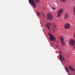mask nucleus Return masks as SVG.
Here are the masks:
<instances>
[{
    "label": "nucleus",
    "mask_w": 75,
    "mask_h": 75,
    "mask_svg": "<svg viewBox=\"0 0 75 75\" xmlns=\"http://www.w3.org/2000/svg\"><path fill=\"white\" fill-rule=\"evenodd\" d=\"M39 1V0H29V2L30 4L33 6V7L34 8H35L37 7L36 3H37Z\"/></svg>",
    "instance_id": "1"
},
{
    "label": "nucleus",
    "mask_w": 75,
    "mask_h": 75,
    "mask_svg": "<svg viewBox=\"0 0 75 75\" xmlns=\"http://www.w3.org/2000/svg\"><path fill=\"white\" fill-rule=\"evenodd\" d=\"M47 19L49 21H51L52 20V15L50 13H47Z\"/></svg>",
    "instance_id": "2"
},
{
    "label": "nucleus",
    "mask_w": 75,
    "mask_h": 75,
    "mask_svg": "<svg viewBox=\"0 0 75 75\" xmlns=\"http://www.w3.org/2000/svg\"><path fill=\"white\" fill-rule=\"evenodd\" d=\"M63 9L61 8L58 11L57 15L59 17H61V14H62V12H63Z\"/></svg>",
    "instance_id": "3"
},
{
    "label": "nucleus",
    "mask_w": 75,
    "mask_h": 75,
    "mask_svg": "<svg viewBox=\"0 0 75 75\" xmlns=\"http://www.w3.org/2000/svg\"><path fill=\"white\" fill-rule=\"evenodd\" d=\"M69 43L71 47H74L75 44V40L73 39H71L69 41Z\"/></svg>",
    "instance_id": "4"
},
{
    "label": "nucleus",
    "mask_w": 75,
    "mask_h": 75,
    "mask_svg": "<svg viewBox=\"0 0 75 75\" xmlns=\"http://www.w3.org/2000/svg\"><path fill=\"white\" fill-rule=\"evenodd\" d=\"M71 27V24L69 23H67L64 25V28L66 29H69Z\"/></svg>",
    "instance_id": "5"
},
{
    "label": "nucleus",
    "mask_w": 75,
    "mask_h": 75,
    "mask_svg": "<svg viewBox=\"0 0 75 75\" xmlns=\"http://www.w3.org/2000/svg\"><path fill=\"white\" fill-rule=\"evenodd\" d=\"M49 35L50 37V40L51 41H55V37H54L51 34H49Z\"/></svg>",
    "instance_id": "6"
},
{
    "label": "nucleus",
    "mask_w": 75,
    "mask_h": 75,
    "mask_svg": "<svg viewBox=\"0 0 75 75\" xmlns=\"http://www.w3.org/2000/svg\"><path fill=\"white\" fill-rule=\"evenodd\" d=\"M59 57H60V59L62 61H64V60H65L64 57H62V56L61 55V54H60Z\"/></svg>",
    "instance_id": "7"
},
{
    "label": "nucleus",
    "mask_w": 75,
    "mask_h": 75,
    "mask_svg": "<svg viewBox=\"0 0 75 75\" xmlns=\"http://www.w3.org/2000/svg\"><path fill=\"white\" fill-rule=\"evenodd\" d=\"M46 25L47 27L48 28V29L50 30V26L51 25V24L50 23H47L46 24Z\"/></svg>",
    "instance_id": "8"
},
{
    "label": "nucleus",
    "mask_w": 75,
    "mask_h": 75,
    "mask_svg": "<svg viewBox=\"0 0 75 75\" xmlns=\"http://www.w3.org/2000/svg\"><path fill=\"white\" fill-rule=\"evenodd\" d=\"M69 17V15L68 14H66L64 16V19L65 20H67V19H68Z\"/></svg>",
    "instance_id": "9"
},
{
    "label": "nucleus",
    "mask_w": 75,
    "mask_h": 75,
    "mask_svg": "<svg viewBox=\"0 0 75 75\" xmlns=\"http://www.w3.org/2000/svg\"><path fill=\"white\" fill-rule=\"evenodd\" d=\"M69 68L70 69H71L72 71H75V69L73 68L71 66H69Z\"/></svg>",
    "instance_id": "10"
},
{
    "label": "nucleus",
    "mask_w": 75,
    "mask_h": 75,
    "mask_svg": "<svg viewBox=\"0 0 75 75\" xmlns=\"http://www.w3.org/2000/svg\"><path fill=\"white\" fill-rule=\"evenodd\" d=\"M65 69L67 72H69V69L67 67H65Z\"/></svg>",
    "instance_id": "11"
},
{
    "label": "nucleus",
    "mask_w": 75,
    "mask_h": 75,
    "mask_svg": "<svg viewBox=\"0 0 75 75\" xmlns=\"http://www.w3.org/2000/svg\"><path fill=\"white\" fill-rule=\"evenodd\" d=\"M67 0H60V1L62 3H65Z\"/></svg>",
    "instance_id": "12"
},
{
    "label": "nucleus",
    "mask_w": 75,
    "mask_h": 75,
    "mask_svg": "<svg viewBox=\"0 0 75 75\" xmlns=\"http://www.w3.org/2000/svg\"><path fill=\"white\" fill-rule=\"evenodd\" d=\"M61 42L62 43L63 46H64V45L65 44V42H64V41L63 40L61 41Z\"/></svg>",
    "instance_id": "13"
},
{
    "label": "nucleus",
    "mask_w": 75,
    "mask_h": 75,
    "mask_svg": "<svg viewBox=\"0 0 75 75\" xmlns=\"http://www.w3.org/2000/svg\"><path fill=\"white\" fill-rule=\"evenodd\" d=\"M60 39L61 41H63V40H64V39H62V36L60 37Z\"/></svg>",
    "instance_id": "14"
},
{
    "label": "nucleus",
    "mask_w": 75,
    "mask_h": 75,
    "mask_svg": "<svg viewBox=\"0 0 75 75\" xmlns=\"http://www.w3.org/2000/svg\"><path fill=\"white\" fill-rule=\"evenodd\" d=\"M52 9H53L54 10H56V8H55L54 7H53L52 8Z\"/></svg>",
    "instance_id": "15"
},
{
    "label": "nucleus",
    "mask_w": 75,
    "mask_h": 75,
    "mask_svg": "<svg viewBox=\"0 0 75 75\" xmlns=\"http://www.w3.org/2000/svg\"><path fill=\"white\" fill-rule=\"evenodd\" d=\"M38 16H40V13H39V12H38Z\"/></svg>",
    "instance_id": "16"
},
{
    "label": "nucleus",
    "mask_w": 75,
    "mask_h": 75,
    "mask_svg": "<svg viewBox=\"0 0 75 75\" xmlns=\"http://www.w3.org/2000/svg\"><path fill=\"white\" fill-rule=\"evenodd\" d=\"M54 20H57V17H56L54 18Z\"/></svg>",
    "instance_id": "17"
},
{
    "label": "nucleus",
    "mask_w": 75,
    "mask_h": 75,
    "mask_svg": "<svg viewBox=\"0 0 75 75\" xmlns=\"http://www.w3.org/2000/svg\"><path fill=\"white\" fill-rule=\"evenodd\" d=\"M43 17L44 18H45V15H43Z\"/></svg>",
    "instance_id": "18"
},
{
    "label": "nucleus",
    "mask_w": 75,
    "mask_h": 75,
    "mask_svg": "<svg viewBox=\"0 0 75 75\" xmlns=\"http://www.w3.org/2000/svg\"><path fill=\"white\" fill-rule=\"evenodd\" d=\"M73 38H75V34L73 36Z\"/></svg>",
    "instance_id": "19"
},
{
    "label": "nucleus",
    "mask_w": 75,
    "mask_h": 75,
    "mask_svg": "<svg viewBox=\"0 0 75 75\" xmlns=\"http://www.w3.org/2000/svg\"><path fill=\"white\" fill-rule=\"evenodd\" d=\"M57 48H58V45H57Z\"/></svg>",
    "instance_id": "20"
},
{
    "label": "nucleus",
    "mask_w": 75,
    "mask_h": 75,
    "mask_svg": "<svg viewBox=\"0 0 75 75\" xmlns=\"http://www.w3.org/2000/svg\"><path fill=\"white\" fill-rule=\"evenodd\" d=\"M54 28H56V26H54Z\"/></svg>",
    "instance_id": "21"
},
{
    "label": "nucleus",
    "mask_w": 75,
    "mask_h": 75,
    "mask_svg": "<svg viewBox=\"0 0 75 75\" xmlns=\"http://www.w3.org/2000/svg\"><path fill=\"white\" fill-rule=\"evenodd\" d=\"M53 32H55V30H54V29H53Z\"/></svg>",
    "instance_id": "22"
},
{
    "label": "nucleus",
    "mask_w": 75,
    "mask_h": 75,
    "mask_svg": "<svg viewBox=\"0 0 75 75\" xmlns=\"http://www.w3.org/2000/svg\"><path fill=\"white\" fill-rule=\"evenodd\" d=\"M57 43H59V41H57Z\"/></svg>",
    "instance_id": "23"
},
{
    "label": "nucleus",
    "mask_w": 75,
    "mask_h": 75,
    "mask_svg": "<svg viewBox=\"0 0 75 75\" xmlns=\"http://www.w3.org/2000/svg\"><path fill=\"white\" fill-rule=\"evenodd\" d=\"M60 53H61V52H61V51H60Z\"/></svg>",
    "instance_id": "24"
},
{
    "label": "nucleus",
    "mask_w": 75,
    "mask_h": 75,
    "mask_svg": "<svg viewBox=\"0 0 75 75\" xmlns=\"http://www.w3.org/2000/svg\"><path fill=\"white\" fill-rule=\"evenodd\" d=\"M73 1H74L75 0H72Z\"/></svg>",
    "instance_id": "25"
},
{
    "label": "nucleus",
    "mask_w": 75,
    "mask_h": 75,
    "mask_svg": "<svg viewBox=\"0 0 75 75\" xmlns=\"http://www.w3.org/2000/svg\"><path fill=\"white\" fill-rule=\"evenodd\" d=\"M69 75H70V74H69Z\"/></svg>",
    "instance_id": "26"
}]
</instances>
